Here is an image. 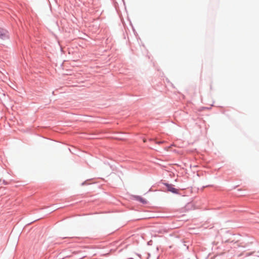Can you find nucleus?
Listing matches in <instances>:
<instances>
[{
  "instance_id": "20e7f679",
  "label": "nucleus",
  "mask_w": 259,
  "mask_h": 259,
  "mask_svg": "<svg viewBox=\"0 0 259 259\" xmlns=\"http://www.w3.org/2000/svg\"><path fill=\"white\" fill-rule=\"evenodd\" d=\"M144 142H146V140H144Z\"/></svg>"
},
{
  "instance_id": "f03ea898",
  "label": "nucleus",
  "mask_w": 259,
  "mask_h": 259,
  "mask_svg": "<svg viewBox=\"0 0 259 259\" xmlns=\"http://www.w3.org/2000/svg\"><path fill=\"white\" fill-rule=\"evenodd\" d=\"M166 186L168 191L173 193H176L177 192V190L175 188L172 187V186L167 184L166 185Z\"/></svg>"
},
{
  "instance_id": "f257e3e1",
  "label": "nucleus",
  "mask_w": 259,
  "mask_h": 259,
  "mask_svg": "<svg viewBox=\"0 0 259 259\" xmlns=\"http://www.w3.org/2000/svg\"><path fill=\"white\" fill-rule=\"evenodd\" d=\"M7 35V32L6 30L0 29V37L4 38Z\"/></svg>"
},
{
  "instance_id": "7ed1b4c3",
  "label": "nucleus",
  "mask_w": 259,
  "mask_h": 259,
  "mask_svg": "<svg viewBox=\"0 0 259 259\" xmlns=\"http://www.w3.org/2000/svg\"><path fill=\"white\" fill-rule=\"evenodd\" d=\"M138 200L143 203H146V201L141 197H138Z\"/></svg>"
}]
</instances>
